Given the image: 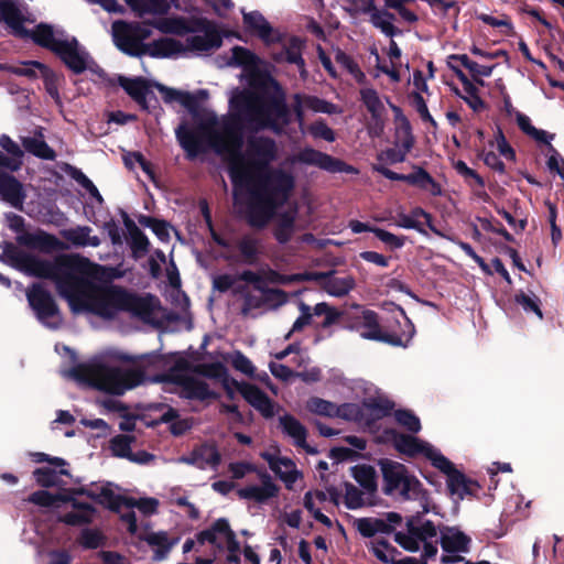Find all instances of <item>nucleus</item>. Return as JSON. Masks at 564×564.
Segmentation results:
<instances>
[{
  "instance_id": "6e6d98bb",
  "label": "nucleus",
  "mask_w": 564,
  "mask_h": 564,
  "mask_svg": "<svg viewBox=\"0 0 564 564\" xmlns=\"http://www.w3.org/2000/svg\"><path fill=\"white\" fill-rule=\"evenodd\" d=\"M154 26L163 33L182 34L187 28L182 19H160Z\"/></svg>"
},
{
  "instance_id": "a18cd8bd",
  "label": "nucleus",
  "mask_w": 564,
  "mask_h": 564,
  "mask_svg": "<svg viewBox=\"0 0 564 564\" xmlns=\"http://www.w3.org/2000/svg\"><path fill=\"white\" fill-rule=\"evenodd\" d=\"M360 95L367 109L372 113V117L375 119L380 118L384 110V106L378 93L370 87H365L361 89Z\"/></svg>"
},
{
  "instance_id": "7ed1b4c3",
  "label": "nucleus",
  "mask_w": 564,
  "mask_h": 564,
  "mask_svg": "<svg viewBox=\"0 0 564 564\" xmlns=\"http://www.w3.org/2000/svg\"><path fill=\"white\" fill-rule=\"evenodd\" d=\"M198 376L219 381L229 395H232V387H235L246 401L264 417H272L274 415L275 404L261 390L254 386L238 383L231 380L225 367L219 362L197 365L194 368L183 362H177L173 369L158 377L155 380L177 384L180 393L188 399L205 400L213 398L214 393Z\"/></svg>"
},
{
  "instance_id": "4c0bfd02",
  "label": "nucleus",
  "mask_w": 564,
  "mask_h": 564,
  "mask_svg": "<svg viewBox=\"0 0 564 564\" xmlns=\"http://www.w3.org/2000/svg\"><path fill=\"white\" fill-rule=\"evenodd\" d=\"M155 87L161 93L164 101H166V102L176 101V102L181 104L182 106H184L185 108H187L189 111H192V112L195 111V109L197 107V98L195 95L187 93V91L169 88L161 84H155Z\"/></svg>"
},
{
  "instance_id": "f03ea898",
  "label": "nucleus",
  "mask_w": 564,
  "mask_h": 564,
  "mask_svg": "<svg viewBox=\"0 0 564 564\" xmlns=\"http://www.w3.org/2000/svg\"><path fill=\"white\" fill-rule=\"evenodd\" d=\"M13 264L30 275L52 279L75 313L112 318L135 306V300L122 289L95 282L97 265L83 257L61 256L54 262H47L21 253L14 258Z\"/></svg>"
},
{
  "instance_id": "5701e85b",
  "label": "nucleus",
  "mask_w": 564,
  "mask_h": 564,
  "mask_svg": "<svg viewBox=\"0 0 564 564\" xmlns=\"http://www.w3.org/2000/svg\"><path fill=\"white\" fill-rule=\"evenodd\" d=\"M279 492V487L272 481L269 476L263 478L261 485H249L237 490V495L241 499L252 500L258 503H263L271 498H274Z\"/></svg>"
},
{
  "instance_id": "69168bd1",
  "label": "nucleus",
  "mask_w": 564,
  "mask_h": 564,
  "mask_svg": "<svg viewBox=\"0 0 564 564\" xmlns=\"http://www.w3.org/2000/svg\"><path fill=\"white\" fill-rule=\"evenodd\" d=\"M307 131L314 137V138H321L328 142H332L335 140V134L324 122L317 121L310 126L307 128Z\"/></svg>"
},
{
  "instance_id": "3c124183",
  "label": "nucleus",
  "mask_w": 564,
  "mask_h": 564,
  "mask_svg": "<svg viewBox=\"0 0 564 564\" xmlns=\"http://www.w3.org/2000/svg\"><path fill=\"white\" fill-rule=\"evenodd\" d=\"M319 274L316 273H297V274H279V273H272V276H270V281L274 283L280 284H293V283H300L304 281H312L317 278H319Z\"/></svg>"
},
{
  "instance_id": "4be33fe9",
  "label": "nucleus",
  "mask_w": 564,
  "mask_h": 564,
  "mask_svg": "<svg viewBox=\"0 0 564 564\" xmlns=\"http://www.w3.org/2000/svg\"><path fill=\"white\" fill-rule=\"evenodd\" d=\"M23 184L14 176L0 172V197L17 209H22L25 199Z\"/></svg>"
},
{
  "instance_id": "49530a36",
  "label": "nucleus",
  "mask_w": 564,
  "mask_h": 564,
  "mask_svg": "<svg viewBox=\"0 0 564 564\" xmlns=\"http://www.w3.org/2000/svg\"><path fill=\"white\" fill-rule=\"evenodd\" d=\"M66 474L64 469H59L58 471L51 468V467H44L39 468L34 471V477L41 486L50 487L57 485L59 481V477L62 475Z\"/></svg>"
},
{
  "instance_id": "c9c22d12",
  "label": "nucleus",
  "mask_w": 564,
  "mask_h": 564,
  "mask_svg": "<svg viewBox=\"0 0 564 564\" xmlns=\"http://www.w3.org/2000/svg\"><path fill=\"white\" fill-rule=\"evenodd\" d=\"M351 476L362 489L377 497V473L372 466L366 464L356 465L351 468Z\"/></svg>"
},
{
  "instance_id": "c756f323",
  "label": "nucleus",
  "mask_w": 564,
  "mask_h": 564,
  "mask_svg": "<svg viewBox=\"0 0 564 564\" xmlns=\"http://www.w3.org/2000/svg\"><path fill=\"white\" fill-rule=\"evenodd\" d=\"M391 108L394 113V145L403 148L410 152L414 144L410 123L399 107L392 105Z\"/></svg>"
},
{
  "instance_id": "37998d69",
  "label": "nucleus",
  "mask_w": 564,
  "mask_h": 564,
  "mask_svg": "<svg viewBox=\"0 0 564 564\" xmlns=\"http://www.w3.org/2000/svg\"><path fill=\"white\" fill-rule=\"evenodd\" d=\"M355 525L364 536H373L377 533H388V524L384 519L360 518L355 520Z\"/></svg>"
},
{
  "instance_id": "2eb2a0df",
  "label": "nucleus",
  "mask_w": 564,
  "mask_h": 564,
  "mask_svg": "<svg viewBox=\"0 0 564 564\" xmlns=\"http://www.w3.org/2000/svg\"><path fill=\"white\" fill-rule=\"evenodd\" d=\"M28 300L30 305L36 312L37 317L46 325L55 327L59 323L57 308L51 295L42 290L40 286L34 285L28 291Z\"/></svg>"
},
{
  "instance_id": "de8ad7c7",
  "label": "nucleus",
  "mask_w": 564,
  "mask_h": 564,
  "mask_svg": "<svg viewBox=\"0 0 564 564\" xmlns=\"http://www.w3.org/2000/svg\"><path fill=\"white\" fill-rule=\"evenodd\" d=\"M395 421L412 433H417L421 430V422L419 417L411 411L398 410L394 412Z\"/></svg>"
},
{
  "instance_id": "e433bc0d",
  "label": "nucleus",
  "mask_w": 564,
  "mask_h": 564,
  "mask_svg": "<svg viewBox=\"0 0 564 564\" xmlns=\"http://www.w3.org/2000/svg\"><path fill=\"white\" fill-rule=\"evenodd\" d=\"M21 21H25V18L18 10L15 0H0V22H4L14 32L22 33Z\"/></svg>"
},
{
  "instance_id": "39448f33",
  "label": "nucleus",
  "mask_w": 564,
  "mask_h": 564,
  "mask_svg": "<svg viewBox=\"0 0 564 564\" xmlns=\"http://www.w3.org/2000/svg\"><path fill=\"white\" fill-rule=\"evenodd\" d=\"M15 6L21 14L25 18V21H21L23 28L22 33H17L12 29V33L22 37H32L36 43L50 47L56 54L61 56L64 63L74 72H83L89 63V56L87 52L79 46L75 39L64 37L62 32L54 31L51 26L41 24L31 31L28 29L29 24L34 22V19L26 12L20 0H15Z\"/></svg>"
},
{
  "instance_id": "cd10ccee",
  "label": "nucleus",
  "mask_w": 564,
  "mask_h": 564,
  "mask_svg": "<svg viewBox=\"0 0 564 564\" xmlns=\"http://www.w3.org/2000/svg\"><path fill=\"white\" fill-rule=\"evenodd\" d=\"M19 240L34 249H39L41 251L51 252L55 250H64L67 246L58 240L56 237L48 235L44 231H36L31 234H25L19 238Z\"/></svg>"
},
{
  "instance_id": "ea45409f",
  "label": "nucleus",
  "mask_w": 564,
  "mask_h": 564,
  "mask_svg": "<svg viewBox=\"0 0 564 564\" xmlns=\"http://www.w3.org/2000/svg\"><path fill=\"white\" fill-rule=\"evenodd\" d=\"M453 165L456 172L465 180L477 196H487L485 192V182L475 170L468 167L467 164L460 160L455 161Z\"/></svg>"
},
{
  "instance_id": "0e129e2a",
  "label": "nucleus",
  "mask_w": 564,
  "mask_h": 564,
  "mask_svg": "<svg viewBox=\"0 0 564 564\" xmlns=\"http://www.w3.org/2000/svg\"><path fill=\"white\" fill-rule=\"evenodd\" d=\"M372 232L384 243L391 248H401L404 245L405 239L403 237L395 236L383 229L375 228Z\"/></svg>"
},
{
  "instance_id": "79ce46f5",
  "label": "nucleus",
  "mask_w": 564,
  "mask_h": 564,
  "mask_svg": "<svg viewBox=\"0 0 564 564\" xmlns=\"http://www.w3.org/2000/svg\"><path fill=\"white\" fill-rule=\"evenodd\" d=\"M213 289L218 292H241V279L238 273H217L212 278Z\"/></svg>"
},
{
  "instance_id": "4d7b16f0",
  "label": "nucleus",
  "mask_w": 564,
  "mask_h": 564,
  "mask_svg": "<svg viewBox=\"0 0 564 564\" xmlns=\"http://www.w3.org/2000/svg\"><path fill=\"white\" fill-rule=\"evenodd\" d=\"M138 508L144 514H153L156 512L159 507V500L152 497L133 499L128 498L127 508Z\"/></svg>"
},
{
  "instance_id": "6ab92c4d",
  "label": "nucleus",
  "mask_w": 564,
  "mask_h": 564,
  "mask_svg": "<svg viewBox=\"0 0 564 564\" xmlns=\"http://www.w3.org/2000/svg\"><path fill=\"white\" fill-rule=\"evenodd\" d=\"M306 408L312 413L325 416H341L347 420H357L359 417V408L355 404H344L341 406H337L336 404L319 399L312 398L307 401Z\"/></svg>"
},
{
  "instance_id": "338daca9",
  "label": "nucleus",
  "mask_w": 564,
  "mask_h": 564,
  "mask_svg": "<svg viewBox=\"0 0 564 564\" xmlns=\"http://www.w3.org/2000/svg\"><path fill=\"white\" fill-rule=\"evenodd\" d=\"M516 301L525 312H533L538 315L539 318H542V312L539 307L538 300L535 297H531L528 294L520 293L516 296Z\"/></svg>"
},
{
  "instance_id": "680f3d73",
  "label": "nucleus",
  "mask_w": 564,
  "mask_h": 564,
  "mask_svg": "<svg viewBox=\"0 0 564 564\" xmlns=\"http://www.w3.org/2000/svg\"><path fill=\"white\" fill-rule=\"evenodd\" d=\"M297 307L300 311V316L293 323L291 333L302 330L305 326H307L311 323V319H312V308L308 305H306L304 302L300 301L297 304Z\"/></svg>"
},
{
  "instance_id": "a19ab883",
  "label": "nucleus",
  "mask_w": 564,
  "mask_h": 564,
  "mask_svg": "<svg viewBox=\"0 0 564 564\" xmlns=\"http://www.w3.org/2000/svg\"><path fill=\"white\" fill-rule=\"evenodd\" d=\"M123 89L142 107H147V97L150 93V86L141 79H129L121 77L119 79Z\"/></svg>"
},
{
  "instance_id": "a211bd4d",
  "label": "nucleus",
  "mask_w": 564,
  "mask_h": 564,
  "mask_svg": "<svg viewBox=\"0 0 564 564\" xmlns=\"http://www.w3.org/2000/svg\"><path fill=\"white\" fill-rule=\"evenodd\" d=\"M293 109L302 131H304V121L308 112H337V108L334 105L317 97L306 95H295Z\"/></svg>"
},
{
  "instance_id": "20e7f679",
  "label": "nucleus",
  "mask_w": 564,
  "mask_h": 564,
  "mask_svg": "<svg viewBox=\"0 0 564 564\" xmlns=\"http://www.w3.org/2000/svg\"><path fill=\"white\" fill-rule=\"evenodd\" d=\"M61 373L66 379L113 395H122L145 380L139 369L115 366L98 357L79 362L74 355L69 358V365L61 368Z\"/></svg>"
},
{
  "instance_id": "1a4fd4ad",
  "label": "nucleus",
  "mask_w": 564,
  "mask_h": 564,
  "mask_svg": "<svg viewBox=\"0 0 564 564\" xmlns=\"http://www.w3.org/2000/svg\"><path fill=\"white\" fill-rule=\"evenodd\" d=\"M436 536V528L431 521L417 523L414 519H410L406 522V531L397 532L394 541L409 552H416L423 545L425 556L432 557L437 553V547L432 542Z\"/></svg>"
},
{
  "instance_id": "393cba45",
  "label": "nucleus",
  "mask_w": 564,
  "mask_h": 564,
  "mask_svg": "<svg viewBox=\"0 0 564 564\" xmlns=\"http://www.w3.org/2000/svg\"><path fill=\"white\" fill-rule=\"evenodd\" d=\"M297 160L306 163L316 165L321 169L330 171V172H338V171H347L352 172V167L344 169V163H341L338 160L333 159L328 154L318 152L313 149H305L302 152L299 153Z\"/></svg>"
},
{
  "instance_id": "423d86ee",
  "label": "nucleus",
  "mask_w": 564,
  "mask_h": 564,
  "mask_svg": "<svg viewBox=\"0 0 564 564\" xmlns=\"http://www.w3.org/2000/svg\"><path fill=\"white\" fill-rule=\"evenodd\" d=\"M394 447L409 456L423 455L430 459L437 469L447 475V486L452 495L463 498L467 491L465 477L454 465L434 446L417 437L395 433Z\"/></svg>"
},
{
  "instance_id": "8fccbe9b",
  "label": "nucleus",
  "mask_w": 564,
  "mask_h": 564,
  "mask_svg": "<svg viewBox=\"0 0 564 564\" xmlns=\"http://www.w3.org/2000/svg\"><path fill=\"white\" fill-rule=\"evenodd\" d=\"M319 274L316 273H297V274H279V273H272V276H270V281L274 283L280 284H293V283H300L304 281H312L317 278H319Z\"/></svg>"
},
{
  "instance_id": "72a5a7b5",
  "label": "nucleus",
  "mask_w": 564,
  "mask_h": 564,
  "mask_svg": "<svg viewBox=\"0 0 564 564\" xmlns=\"http://www.w3.org/2000/svg\"><path fill=\"white\" fill-rule=\"evenodd\" d=\"M327 500V494L321 490L307 491L303 498L304 508L313 516V518L330 528L332 520L321 511V505Z\"/></svg>"
},
{
  "instance_id": "a878e982",
  "label": "nucleus",
  "mask_w": 564,
  "mask_h": 564,
  "mask_svg": "<svg viewBox=\"0 0 564 564\" xmlns=\"http://www.w3.org/2000/svg\"><path fill=\"white\" fill-rule=\"evenodd\" d=\"M144 54H148L152 57H175L184 52H186V46L184 43L172 39V37H162L156 40L143 48Z\"/></svg>"
},
{
  "instance_id": "f8f14e48",
  "label": "nucleus",
  "mask_w": 564,
  "mask_h": 564,
  "mask_svg": "<svg viewBox=\"0 0 564 564\" xmlns=\"http://www.w3.org/2000/svg\"><path fill=\"white\" fill-rule=\"evenodd\" d=\"M261 457L268 463L270 469L283 481L286 489H296V484L302 480L303 473L291 458L282 456L276 449L265 451L261 453Z\"/></svg>"
},
{
  "instance_id": "f3484780",
  "label": "nucleus",
  "mask_w": 564,
  "mask_h": 564,
  "mask_svg": "<svg viewBox=\"0 0 564 564\" xmlns=\"http://www.w3.org/2000/svg\"><path fill=\"white\" fill-rule=\"evenodd\" d=\"M139 29L135 24H129L122 21L112 24V35L116 45L124 53L130 55L144 54L143 48L147 44L140 43L138 39Z\"/></svg>"
},
{
  "instance_id": "ddd939ff",
  "label": "nucleus",
  "mask_w": 564,
  "mask_h": 564,
  "mask_svg": "<svg viewBox=\"0 0 564 564\" xmlns=\"http://www.w3.org/2000/svg\"><path fill=\"white\" fill-rule=\"evenodd\" d=\"M470 539L457 528H445L441 531V545L444 551L442 562L454 563L462 560L460 553H467Z\"/></svg>"
},
{
  "instance_id": "864d4df0",
  "label": "nucleus",
  "mask_w": 564,
  "mask_h": 564,
  "mask_svg": "<svg viewBox=\"0 0 564 564\" xmlns=\"http://www.w3.org/2000/svg\"><path fill=\"white\" fill-rule=\"evenodd\" d=\"M408 151L403 148L395 147L392 149H387L384 151H381L378 154V161L379 164L386 165V164H395L403 162L408 155Z\"/></svg>"
},
{
  "instance_id": "f257e3e1",
  "label": "nucleus",
  "mask_w": 564,
  "mask_h": 564,
  "mask_svg": "<svg viewBox=\"0 0 564 564\" xmlns=\"http://www.w3.org/2000/svg\"><path fill=\"white\" fill-rule=\"evenodd\" d=\"M230 64L243 68L241 77L249 87L232 93L229 118L195 128L182 123L176 135L189 156L199 152L204 141L221 154L228 161L235 184L237 210L253 227H262L276 216L275 237L280 242H286L293 234L297 210L295 206H289L284 213L279 210L293 192L294 177L281 169L268 170L276 155L272 140L253 138L242 151L240 133L243 127L281 131L289 123L284 96L278 84L263 72L262 62L250 51L235 47Z\"/></svg>"
},
{
  "instance_id": "7c9ffc66",
  "label": "nucleus",
  "mask_w": 564,
  "mask_h": 564,
  "mask_svg": "<svg viewBox=\"0 0 564 564\" xmlns=\"http://www.w3.org/2000/svg\"><path fill=\"white\" fill-rule=\"evenodd\" d=\"M220 35L214 25L208 24L203 34L193 35L186 41V51L206 52L220 45Z\"/></svg>"
},
{
  "instance_id": "c85d7f7f",
  "label": "nucleus",
  "mask_w": 564,
  "mask_h": 564,
  "mask_svg": "<svg viewBox=\"0 0 564 564\" xmlns=\"http://www.w3.org/2000/svg\"><path fill=\"white\" fill-rule=\"evenodd\" d=\"M343 500L346 508L356 510L377 505V497L350 482H345Z\"/></svg>"
},
{
  "instance_id": "dca6fc26",
  "label": "nucleus",
  "mask_w": 564,
  "mask_h": 564,
  "mask_svg": "<svg viewBox=\"0 0 564 564\" xmlns=\"http://www.w3.org/2000/svg\"><path fill=\"white\" fill-rule=\"evenodd\" d=\"M198 541L208 542L219 550H235L237 540L227 520L218 519L207 530L198 534Z\"/></svg>"
},
{
  "instance_id": "c03bdc74",
  "label": "nucleus",
  "mask_w": 564,
  "mask_h": 564,
  "mask_svg": "<svg viewBox=\"0 0 564 564\" xmlns=\"http://www.w3.org/2000/svg\"><path fill=\"white\" fill-rule=\"evenodd\" d=\"M392 20V14L384 10L378 9L376 6L369 13V21L372 23V25L388 36H392L395 32Z\"/></svg>"
},
{
  "instance_id": "aec40b11",
  "label": "nucleus",
  "mask_w": 564,
  "mask_h": 564,
  "mask_svg": "<svg viewBox=\"0 0 564 564\" xmlns=\"http://www.w3.org/2000/svg\"><path fill=\"white\" fill-rule=\"evenodd\" d=\"M243 24L248 32L271 44L281 40V34L274 30L258 11L243 12Z\"/></svg>"
},
{
  "instance_id": "774afa93",
  "label": "nucleus",
  "mask_w": 564,
  "mask_h": 564,
  "mask_svg": "<svg viewBox=\"0 0 564 564\" xmlns=\"http://www.w3.org/2000/svg\"><path fill=\"white\" fill-rule=\"evenodd\" d=\"M492 69L494 66L479 65L476 62L468 64V70L470 72L473 78L479 84H482V80L480 78L490 76Z\"/></svg>"
},
{
  "instance_id": "603ef678",
  "label": "nucleus",
  "mask_w": 564,
  "mask_h": 564,
  "mask_svg": "<svg viewBox=\"0 0 564 564\" xmlns=\"http://www.w3.org/2000/svg\"><path fill=\"white\" fill-rule=\"evenodd\" d=\"M516 120L520 129L538 141H546L547 134L543 130H539L531 124L530 118L521 112H517Z\"/></svg>"
},
{
  "instance_id": "bf43d9fd",
  "label": "nucleus",
  "mask_w": 564,
  "mask_h": 564,
  "mask_svg": "<svg viewBox=\"0 0 564 564\" xmlns=\"http://www.w3.org/2000/svg\"><path fill=\"white\" fill-rule=\"evenodd\" d=\"M301 46L302 42L299 39H291L283 58L289 63L296 64L303 72L304 62L301 57Z\"/></svg>"
},
{
  "instance_id": "5fc2aeb1",
  "label": "nucleus",
  "mask_w": 564,
  "mask_h": 564,
  "mask_svg": "<svg viewBox=\"0 0 564 564\" xmlns=\"http://www.w3.org/2000/svg\"><path fill=\"white\" fill-rule=\"evenodd\" d=\"M132 438L128 435H118L111 440L110 448L115 456L129 458Z\"/></svg>"
},
{
  "instance_id": "13d9d810",
  "label": "nucleus",
  "mask_w": 564,
  "mask_h": 564,
  "mask_svg": "<svg viewBox=\"0 0 564 564\" xmlns=\"http://www.w3.org/2000/svg\"><path fill=\"white\" fill-rule=\"evenodd\" d=\"M336 62L347 69L359 83L365 79V74L359 69L358 65L345 53L337 51L335 55Z\"/></svg>"
},
{
  "instance_id": "6e6552de",
  "label": "nucleus",
  "mask_w": 564,
  "mask_h": 564,
  "mask_svg": "<svg viewBox=\"0 0 564 564\" xmlns=\"http://www.w3.org/2000/svg\"><path fill=\"white\" fill-rule=\"evenodd\" d=\"M383 477V492L398 495L403 499H415L421 492L420 481L412 476L404 465L390 459L379 463Z\"/></svg>"
},
{
  "instance_id": "f704fd0d",
  "label": "nucleus",
  "mask_w": 564,
  "mask_h": 564,
  "mask_svg": "<svg viewBox=\"0 0 564 564\" xmlns=\"http://www.w3.org/2000/svg\"><path fill=\"white\" fill-rule=\"evenodd\" d=\"M91 229L87 226H78L61 231L62 237L75 247H97L100 240L96 236H91Z\"/></svg>"
},
{
  "instance_id": "e2e57ef3",
  "label": "nucleus",
  "mask_w": 564,
  "mask_h": 564,
  "mask_svg": "<svg viewBox=\"0 0 564 564\" xmlns=\"http://www.w3.org/2000/svg\"><path fill=\"white\" fill-rule=\"evenodd\" d=\"M373 555L382 562H390L393 560L394 549L384 541H376L371 544Z\"/></svg>"
},
{
  "instance_id": "09e8293b",
  "label": "nucleus",
  "mask_w": 564,
  "mask_h": 564,
  "mask_svg": "<svg viewBox=\"0 0 564 564\" xmlns=\"http://www.w3.org/2000/svg\"><path fill=\"white\" fill-rule=\"evenodd\" d=\"M24 148L36 156L43 159H53L54 152L45 142L35 138H26L23 140Z\"/></svg>"
},
{
  "instance_id": "412c9836",
  "label": "nucleus",
  "mask_w": 564,
  "mask_h": 564,
  "mask_svg": "<svg viewBox=\"0 0 564 564\" xmlns=\"http://www.w3.org/2000/svg\"><path fill=\"white\" fill-rule=\"evenodd\" d=\"M178 463L194 465L200 469L215 468L220 462V454L212 444L194 448L188 455L177 459Z\"/></svg>"
},
{
  "instance_id": "9b49d317",
  "label": "nucleus",
  "mask_w": 564,
  "mask_h": 564,
  "mask_svg": "<svg viewBox=\"0 0 564 564\" xmlns=\"http://www.w3.org/2000/svg\"><path fill=\"white\" fill-rule=\"evenodd\" d=\"M130 534L147 542L154 551L155 560H164L170 551L180 542V535L166 531H141L137 524L135 514L129 510L121 516Z\"/></svg>"
},
{
  "instance_id": "0eeeda50",
  "label": "nucleus",
  "mask_w": 564,
  "mask_h": 564,
  "mask_svg": "<svg viewBox=\"0 0 564 564\" xmlns=\"http://www.w3.org/2000/svg\"><path fill=\"white\" fill-rule=\"evenodd\" d=\"M30 500L39 506L51 508L59 521L70 525L88 523L95 516V509L78 498L37 491L31 496Z\"/></svg>"
},
{
  "instance_id": "473e14b6",
  "label": "nucleus",
  "mask_w": 564,
  "mask_h": 564,
  "mask_svg": "<svg viewBox=\"0 0 564 564\" xmlns=\"http://www.w3.org/2000/svg\"><path fill=\"white\" fill-rule=\"evenodd\" d=\"M130 9L140 18L162 15L169 12L167 0H126Z\"/></svg>"
},
{
  "instance_id": "052dcab7",
  "label": "nucleus",
  "mask_w": 564,
  "mask_h": 564,
  "mask_svg": "<svg viewBox=\"0 0 564 564\" xmlns=\"http://www.w3.org/2000/svg\"><path fill=\"white\" fill-rule=\"evenodd\" d=\"M239 250L242 261L246 263H252L257 259L258 242L252 238H243L239 242Z\"/></svg>"
},
{
  "instance_id": "4468645a",
  "label": "nucleus",
  "mask_w": 564,
  "mask_h": 564,
  "mask_svg": "<svg viewBox=\"0 0 564 564\" xmlns=\"http://www.w3.org/2000/svg\"><path fill=\"white\" fill-rule=\"evenodd\" d=\"M371 55L375 58V70H373V77L379 78L381 74H384L389 77V79L397 84L402 78V68L403 64L401 62V50L397 45L394 41L390 42L389 50L387 52L389 64L383 62L377 51V48H371L370 51Z\"/></svg>"
},
{
  "instance_id": "9d476101",
  "label": "nucleus",
  "mask_w": 564,
  "mask_h": 564,
  "mask_svg": "<svg viewBox=\"0 0 564 564\" xmlns=\"http://www.w3.org/2000/svg\"><path fill=\"white\" fill-rule=\"evenodd\" d=\"M358 328L362 338L387 343L395 348H408L415 333L413 324L408 318L406 330L402 335L386 333L379 324L377 313L370 310L361 312Z\"/></svg>"
},
{
  "instance_id": "b1692460",
  "label": "nucleus",
  "mask_w": 564,
  "mask_h": 564,
  "mask_svg": "<svg viewBox=\"0 0 564 564\" xmlns=\"http://www.w3.org/2000/svg\"><path fill=\"white\" fill-rule=\"evenodd\" d=\"M90 496L107 508L119 511L127 507L128 498L123 497L120 489L112 484L97 486L89 491Z\"/></svg>"
},
{
  "instance_id": "bb28decb",
  "label": "nucleus",
  "mask_w": 564,
  "mask_h": 564,
  "mask_svg": "<svg viewBox=\"0 0 564 564\" xmlns=\"http://www.w3.org/2000/svg\"><path fill=\"white\" fill-rule=\"evenodd\" d=\"M280 427L282 432L292 438L296 446L306 449L307 453H314L315 451L306 444V429L304 425L290 414H284L279 419Z\"/></svg>"
},
{
  "instance_id": "58836bf2",
  "label": "nucleus",
  "mask_w": 564,
  "mask_h": 564,
  "mask_svg": "<svg viewBox=\"0 0 564 564\" xmlns=\"http://www.w3.org/2000/svg\"><path fill=\"white\" fill-rule=\"evenodd\" d=\"M453 165L456 172L465 180L477 196H487L485 192V182L475 170L468 167L467 164L460 160L455 161Z\"/></svg>"
},
{
  "instance_id": "2f4dec72",
  "label": "nucleus",
  "mask_w": 564,
  "mask_h": 564,
  "mask_svg": "<svg viewBox=\"0 0 564 564\" xmlns=\"http://www.w3.org/2000/svg\"><path fill=\"white\" fill-rule=\"evenodd\" d=\"M321 276L314 281H321L323 289L333 296H344L355 288V279L351 275L344 276H326L318 273Z\"/></svg>"
}]
</instances>
